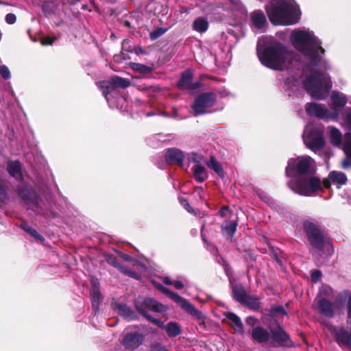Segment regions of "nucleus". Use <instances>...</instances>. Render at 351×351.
<instances>
[{"label": "nucleus", "instance_id": "f257e3e1", "mask_svg": "<svg viewBox=\"0 0 351 351\" xmlns=\"http://www.w3.org/2000/svg\"><path fill=\"white\" fill-rule=\"evenodd\" d=\"M290 40L294 47L309 60L307 69L310 73L302 82L304 88L315 99L325 98L332 87L330 79L314 68L322 60L319 53H324V49L321 47V42L313 32L298 29L292 32Z\"/></svg>", "mask_w": 351, "mask_h": 351}, {"label": "nucleus", "instance_id": "f03ea898", "mask_svg": "<svg viewBox=\"0 0 351 351\" xmlns=\"http://www.w3.org/2000/svg\"><path fill=\"white\" fill-rule=\"evenodd\" d=\"M257 51L262 64L274 70L289 69L296 61L294 52L278 41L270 43L263 51L258 45Z\"/></svg>", "mask_w": 351, "mask_h": 351}, {"label": "nucleus", "instance_id": "7ed1b4c3", "mask_svg": "<svg viewBox=\"0 0 351 351\" xmlns=\"http://www.w3.org/2000/svg\"><path fill=\"white\" fill-rule=\"evenodd\" d=\"M265 9L274 25H290L300 19L299 8L293 0H271Z\"/></svg>", "mask_w": 351, "mask_h": 351}, {"label": "nucleus", "instance_id": "20e7f679", "mask_svg": "<svg viewBox=\"0 0 351 351\" xmlns=\"http://www.w3.org/2000/svg\"><path fill=\"white\" fill-rule=\"evenodd\" d=\"M136 308L137 311L145 316L149 321L158 326L161 328H164L169 337H175L180 335V326L174 322H169L167 325H165L163 322L158 319L152 317L148 315L149 311H152L158 313H163L166 311L167 306L158 303L155 300L152 298L138 299L136 302Z\"/></svg>", "mask_w": 351, "mask_h": 351}, {"label": "nucleus", "instance_id": "39448f33", "mask_svg": "<svg viewBox=\"0 0 351 351\" xmlns=\"http://www.w3.org/2000/svg\"><path fill=\"white\" fill-rule=\"evenodd\" d=\"M289 187L295 193L304 196H313L322 190L321 180L317 177L298 178L288 182Z\"/></svg>", "mask_w": 351, "mask_h": 351}, {"label": "nucleus", "instance_id": "423d86ee", "mask_svg": "<svg viewBox=\"0 0 351 351\" xmlns=\"http://www.w3.org/2000/svg\"><path fill=\"white\" fill-rule=\"evenodd\" d=\"M314 171V161L308 156L291 158L286 168V175L289 177L297 175L299 178Z\"/></svg>", "mask_w": 351, "mask_h": 351}, {"label": "nucleus", "instance_id": "0eeeda50", "mask_svg": "<svg viewBox=\"0 0 351 351\" xmlns=\"http://www.w3.org/2000/svg\"><path fill=\"white\" fill-rule=\"evenodd\" d=\"M302 136L304 144L315 152L324 145L322 132L310 125L305 128Z\"/></svg>", "mask_w": 351, "mask_h": 351}, {"label": "nucleus", "instance_id": "6e6552de", "mask_svg": "<svg viewBox=\"0 0 351 351\" xmlns=\"http://www.w3.org/2000/svg\"><path fill=\"white\" fill-rule=\"evenodd\" d=\"M216 95L213 92L204 93L199 95L195 100L191 108L195 115L207 113L208 108L213 106L216 102Z\"/></svg>", "mask_w": 351, "mask_h": 351}, {"label": "nucleus", "instance_id": "1a4fd4ad", "mask_svg": "<svg viewBox=\"0 0 351 351\" xmlns=\"http://www.w3.org/2000/svg\"><path fill=\"white\" fill-rule=\"evenodd\" d=\"M306 110L309 115L315 116L324 120L332 119L337 121L339 115V112L337 108H334L331 110H328L322 105L316 103L308 104Z\"/></svg>", "mask_w": 351, "mask_h": 351}, {"label": "nucleus", "instance_id": "9d476101", "mask_svg": "<svg viewBox=\"0 0 351 351\" xmlns=\"http://www.w3.org/2000/svg\"><path fill=\"white\" fill-rule=\"evenodd\" d=\"M304 229L311 245L317 250H322L326 243L319 226L313 222L306 221L304 222Z\"/></svg>", "mask_w": 351, "mask_h": 351}, {"label": "nucleus", "instance_id": "9b49d317", "mask_svg": "<svg viewBox=\"0 0 351 351\" xmlns=\"http://www.w3.org/2000/svg\"><path fill=\"white\" fill-rule=\"evenodd\" d=\"M326 326L339 345L346 346L351 350V329L349 332L343 328H337L329 324Z\"/></svg>", "mask_w": 351, "mask_h": 351}, {"label": "nucleus", "instance_id": "f8f14e48", "mask_svg": "<svg viewBox=\"0 0 351 351\" xmlns=\"http://www.w3.org/2000/svg\"><path fill=\"white\" fill-rule=\"evenodd\" d=\"M271 339L272 346H275V343L282 347H291L292 345L289 336L280 326L271 330Z\"/></svg>", "mask_w": 351, "mask_h": 351}, {"label": "nucleus", "instance_id": "ddd939ff", "mask_svg": "<svg viewBox=\"0 0 351 351\" xmlns=\"http://www.w3.org/2000/svg\"><path fill=\"white\" fill-rule=\"evenodd\" d=\"M168 296L191 315L197 317H199L201 314L200 312L192 304L182 298L178 293L171 291V294Z\"/></svg>", "mask_w": 351, "mask_h": 351}, {"label": "nucleus", "instance_id": "4468645a", "mask_svg": "<svg viewBox=\"0 0 351 351\" xmlns=\"http://www.w3.org/2000/svg\"><path fill=\"white\" fill-rule=\"evenodd\" d=\"M143 336L138 332L126 334L122 340V344L129 350L136 349L142 344Z\"/></svg>", "mask_w": 351, "mask_h": 351}, {"label": "nucleus", "instance_id": "2eb2a0df", "mask_svg": "<svg viewBox=\"0 0 351 351\" xmlns=\"http://www.w3.org/2000/svg\"><path fill=\"white\" fill-rule=\"evenodd\" d=\"M41 199H39L35 191L29 192V195L26 194L23 189V205L27 206V208H31L36 212L41 213Z\"/></svg>", "mask_w": 351, "mask_h": 351}, {"label": "nucleus", "instance_id": "dca6fc26", "mask_svg": "<svg viewBox=\"0 0 351 351\" xmlns=\"http://www.w3.org/2000/svg\"><path fill=\"white\" fill-rule=\"evenodd\" d=\"M319 311L328 317H332L335 315L336 306L334 303L324 298L315 300Z\"/></svg>", "mask_w": 351, "mask_h": 351}, {"label": "nucleus", "instance_id": "f3484780", "mask_svg": "<svg viewBox=\"0 0 351 351\" xmlns=\"http://www.w3.org/2000/svg\"><path fill=\"white\" fill-rule=\"evenodd\" d=\"M252 339L260 344L267 343L271 339V333L261 326H256L251 332Z\"/></svg>", "mask_w": 351, "mask_h": 351}, {"label": "nucleus", "instance_id": "a211bd4d", "mask_svg": "<svg viewBox=\"0 0 351 351\" xmlns=\"http://www.w3.org/2000/svg\"><path fill=\"white\" fill-rule=\"evenodd\" d=\"M165 158L168 163L182 165L184 160V154L178 149H170L167 151Z\"/></svg>", "mask_w": 351, "mask_h": 351}, {"label": "nucleus", "instance_id": "6ab92c4d", "mask_svg": "<svg viewBox=\"0 0 351 351\" xmlns=\"http://www.w3.org/2000/svg\"><path fill=\"white\" fill-rule=\"evenodd\" d=\"M329 132V138L333 146H340L342 143V134L339 129L333 126L328 128Z\"/></svg>", "mask_w": 351, "mask_h": 351}, {"label": "nucleus", "instance_id": "aec40b11", "mask_svg": "<svg viewBox=\"0 0 351 351\" xmlns=\"http://www.w3.org/2000/svg\"><path fill=\"white\" fill-rule=\"evenodd\" d=\"M192 171L194 178L199 183L204 182L208 178L206 168L201 164L195 165Z\"/></svg>", "mask_w": 351, "mask_h": 351}, {"label": "nucleus", "instance_id": "412c9836", "mask_svg": "<svg viewBox=\"0 0 351 351\" xmlns=\"http://www.w3.org/2000/svg\"><path fill=\"white\" fill-rule=\"evenodd\" d=\"M252 22L256 28L261 29L266 24V17L263 12L256 10L251 14Z\"/></svg>", "mask_w": 351, "mask_h": 351}, {"label": "nucleus", "instance_id": "4be33fe9", "mask_svg": "<svg viewBox=\"0 0 351 351\" xmlns=\"http://www.w3.org/2000/svg\"><path fill=\"white\" fill-rule=\"evenodd\" d=\"M192 73L190 71H184L180 80L178 83V86L182 90H189L191 88Z\"/></svg>", "mask_w": 351, "mask_h": 351}, {"label": "nucleus", "instance_id": "5701e85b", "mask_svg": "<svg viewBox=\"0 0 351 351\" xmlns=\"http://www.w3.org/2000/svg\"><path fill=\"white\" fill-rule=\"evenodd\" d=\"M237 222L236 221H225L221 225V230L228 238H232L237 230Z\"/></svg>", "mask_w": 351, "mask_h": 351}, {"label": "nucleus", "instance_id": "b1692460", "mask_svg": "<svg viewBox=\"0 0 351 351\" xmlns=\"http://www.w3.org/2000/svg\"><path fill=\"white\" fill-rule=\"evenodd\" d=\"M226 317L232 322L234 328L237 332L242 335L244 333L243 325L241 319L236 314L232 312H228L226 314Z\"/></svg>", "mask_w": 351, "mask_h": 351}, {"label": "nucleus", "instance_id": "393cba45", "mask_svg": "<svg viewBox=\"0 0 351 351\" xmlns=\"http://www.w3.org/2000/svg\"><path fill=\"white\" fill-rule=\"evenodd\" d=\"M9 173L16 179L22 178L21 163L19 161H11L8 165Z\"/></svg>", "mask_w": 351, "mask_h": 351}, {"label": "nucleus", "instance_id": "a878e982", "mask_svg": "<svg viewBox=\"0 0 351 351\" xmlns=\"http://www.w3.org/2000/svg\"><path fill=\"white\" fill-rule=\"evenodd\" d=\"M117 309L119 315L125 319L132 320L136 318L135 313L125 305L119 304Z\"/></svg>", "mask_w": 351, "mask_h": 351}, {"label": "nucleus", "instance_id": "bb28decb", "mask_svg": "<svg viewBox=\"0 0 351 351\" xmlns=\"http://www.w3.org/2000/svg\"><path fill=\"white\" fill-rule=\"evenodd\" d=\"M329 178L332 182L340 185L345 184L347 182L346 174L340 171H331L329 174Z\"/></svg>", "mask_w": 351, "mask_h": 351}, {"label": "nucleus", "instance_id": "cd10ccee", "mask_svg": "<svg viewBox=\"0 0 351 351\" xmlns=\"http://www.w3.org/2000/svg\"><path fill=\"white\" fill-rule=\"evenodd\" d=\"M331 99L332 101V104L335 107H343L347 103L346 97L344 95L341 94L337 91H333L332 93Z\"/></svg>", "mask_w": 351, "mask_h": 351}, {"label": "nucleus", "instance_id": "c85d7f7f", "mask_svg": "<svg viewBox=\"0 0 351 351\" xmlns=\"http://www.w3.org/2000/svg\"><path fill=\"white\" fill-rule=\"evenodd\" d=\"M232 293L234 298L242 304L247 296L245 289L241 286H234L232 288Z\"/></svg>", "mask_w": 351, "mask_h": 351}, {"label": "nucleus", "instance_id": "c756f323", "mask_svg": "<svg viewBox=\"0 0 351 351\" xmlns=\"http://www.w3.org/2000/svg\"><path fill=\"white\" fill-rule=\"evenodd\" d=\"M193 29L196 32L203 33L205 32L208 27V23L204 19L197 18L193 24Z\"/></svg>", "mask_w": 351, "mask_h": 351}, {"label": "nucleus", "instance_id": "7c9ffc66", "mask_svg": "<svg viewBox=\"0 0 351 351\" xmlns=\"http://www.w3.org/2000/svg\"><path fill=\"white\" fill-rule=\"evenodd\" d=\"M207 165L209 168L215 171L219 176L222 177L223 176V168L214 156L210 157Z\"/></svg>", "mask_w": 351, "mask_h": 351}, {"label": "nucleus", "instance_id": "2f4dec72", "mask_svg": "<svg viewBox=\"0 0 351 351\" xmlns=\"http://www.w3.org/2000/svg\"><path fill=\"white\" fill-rule=\"evenodd\" d=\"M243 304H246L250 308L258 310L260 308V301L256 297L247 295Z\"/></svg>", "mask_w": 351, "mask_h": 351}, {"label": "nucleus", "instance_id": "473e14b6", "mask_svg": "<svg viewBox=\"0 0 351 351\" xmlns=\"http://www.w3.org/2000/svg\"><path fill=\"white\" fill-rule=\"evenodd\" d=\"M99 84L100 87L103 90V93L106 99L107 95L116 89L115 85L112 83V78H110L108 81H103Z\"/></svg>", "mask_w": 351, "mask_h": 351}, {"label": "nucleus", "instance_id": "72a5a7b5", "mask_svg": "<svg viewBox=\"0 0 351 351\" xmlns=\"http://www.w3.org/2000/svg\"><path fill=\"white\" fill-rule=\"evenodd\" d=\"M112 78V83L115 85L116 88H125L128 87L130 85V81H128L126 79L114 76L111 77Z\"/></svg>", "mask_w": 351, "mask_h": 351}, {"label": "nucleus", "instance_id": "f704fd0d", "mask_svg": "<svg viewBox=\"0 0 351 351\" xmlns=\"http://www.w3.org/2000/svg\"><path fill=\"white\" fill-rule=\"evenodd\" d=\"M130 66L133 70L138 71L141 73H149L152 70V67L150 66L136 62L131 63Z\"/></svg>", "mask_w": 351, "mask_h": 351}, {"label": "nucleus", "instance_id": "c9c22d12", "mask_svg": "<svg viewBox=\"0 0 351 351\" xmlns=\"http://www.w3.org/2000/svg\"><path fill=\"white\" fill-rule=\"evenodd\" d=\"M300 77H288L285 82V87L287 89L293 90L294 88L298 87L300 84Z\"/></svg>", "mask_w": 351, "mask_h": 351}, {"label": "nucleus", "instance_id": "e433bc0d", "mask_svg": "<svg viewBox=\"0 0 351 351\" xmlns=\"http://www.w3.org/2000/svg\"><path fill=\"white\" fill-rule=\"evenodd\" d=\"M91 295L93 296V307L95 311L99 308V303L101 299V294L99 290H92Z\"/></svg>", "mask_w": 351, "mask_h": 351}, {"label": "nucleus", "instance_id": "4c0bfd02", "mask_svg": "<svg viewBox=\"0 0 351 351\" xmlns=\"http://www.w3.org/2000/svg\"><path fill=\"white\" fill-rule=\"evenodd\" d=\"M189 284V281L185 278L182 280H173V285L178 290L183 289L185 286H188Z\"/></svg>", "mask_w": 351, "mask_h": 351}, {"label": "nucleus", "instance_id": "58836bf2", "mask_svg": "<svg viewBox=\"0 0 351 351\" xmlns=\"http://www.w3.org/2000/svg\"><path fill=\"white\" fill-rule=\"evenodd\" d=\"M0 74L5 80H8L10 78V70L5 65H0Z\"/></svg>", "mask_w": 351, "mask_h": 351}, {"label": "nucleus", "instance_id": "ea45409f", "mask_svg": "<svg viewBox=\"0 0 351 351\" xmlns=\"http://www.w3.org/2000/svg\"><path fill=\"white\" fill-rule=\"evenodd\" d=\"M23 230H26L32 237H33L36 239L39 240L40 241H44V238L41 235H40L36 230L32 228L25 229L24 226Z\"/></svg>", "mask_w": 351, "mask_h": 351}, {"label": "nucleus", "instance_id": "a19ab883", "mask_svg": "<svg viewBox=\"0 0 351 351\" xmlns=\"http://www.w3.org/2000/svg\"><path fill=\"white\" fill-rule=\"evenodd\" d=\"M166 32L165 29L163 28H159L152 32L150 33V38L152 40H156L160 36H161L162 34H164Z\"/></svg>", "mask_w": 351, "mask_h": 351}, {"label": "nucleus", "instance_id": "79ce46f5", "mask_svg": "<svg viewBox=\"0 0 351 351\" xmlns=\"http://www.w3.org/2000/svg\"><path fill=\"white\" fill-rule=\"evenodd\" d=\"M179 201H180V204L184 206V208L188 212H189L191 213H194L193 209L191 207L190 204H189V202H187V200L186 199H184V197H179Z\"/></svg>", "mask_w": 351, "mask_h": 351}, {"label": "nucleus", "instance_id": "37998d69", "mask_svg": "<svg viewBox=\"0 0 351 351\" xmlns=\"http://www.w3.org/2000/svg\"><path fill=\"white\" fill-rule=\"evenodd\" d=\"M121 271L128 276H130L133 278H135V279H138V275L137 273H136L135 271H132V270H130V269H128L126 268H125L124 267H121Z\"/></svg>", "mask_w": 351, "mask_h": 351}, {"label": "nucleus", "instance_id": "c03bdc74", "mask_svg": "<svg viewBox=\"0 0 351 351\" xmlns=\"http://www.w3.org/2000/svg\"><path fill=\"white\" fill-rule=\"evenodd\" d=\"M245 322L248 326L254 328L258 324V319L254 317L250 316L247 317Z\"/></svg>", "mask_w": 351, "mask_h": 351}, {"label": "nucleus", "instance_id": "a18cd8bd", "mask_svg": "<svg viewBox=\"0 0 351 351\" xmlns=\"http://www.w3.org/2000/svg\"><path fill=\"white\" fill-rule=\"evenodd\" d=\"M16 17L14 14L10 13L5 16V21L8 24H14L16 22Z\"/></svg>", "mask_w": 351, "mask_h": 351}, {"label": "nucleus", "instance_id": "49530a36", "mask_svg": "<svg viewBox=\"0 0 351 351\" xmlns=\"http://www.w3.org/2000/svg\"><path fill=\"white\" fill-rule=\"evenodd\" d=\"M344 123L347 128L351 130V110L346 114Z\"/></svg>", "mask_w": 351, "mask_h": 351}, {"label": "nucleus", "instance_id": "de8ad7c7", "mask_svg": "<svg viewBox=\"0 0 351 351\" xmlns=\"http://www.w3.org/2000/svg\"><path fill=\"white\" fill-rule=\"evenodd\" d=\"M322 274L319 271H314L311 274V280L314 282H317L321 278Z\"/></svg>", "mask_w": 351, "mask_h": 351}, {"label": "nucleus", "instance_id": "09e8293b", "mask_svg": "<svg viewBox=\"0 0 351 351\" xmlns=\"http://www.w3.org/2000/svg\"><path fill=\"white\" fill-rule=\"evenodd\" d=\"M191 160L196 164H200L202 161V156L196 154H193Z\"/></svg>", "mask_w": 351, "mask_h": 351}, {"label": "nucleus", "instance_id": "8fccbe9b", "mask_svg": "<svg viewBox=\"0 0 351 351\" xmlns=\"http://www.w3.org/2000/svg\"><path fill=\"white\" fill-rule=\"evenodd\" d=\"M55 38H51L50 37H45L42 40V44L43 45H52Z\"/></svg>", "mask_w": 351, "mask_h": 351}, {"label": "nucleus", "instance_id": "3c124183", "mask_svg": "<svg viewBox=\"0 0 351 351\" xmlns=\"http://www.w3.org/2000/svg\"><path fill=\"white\" fill-rule=\"evenodd\" d=\"M152 351H168L167 348L161 345H156L152 348Z\"/></svg>", "mask_w": 351, "mask_h": 351}, {"label": "nucleus", "instance_id": "603ef678", "mask_svg": "<svg viewBox=\"0 0 351 351\" xmlns=\"http://www.w3.org/2000/svg\"><path fill=\"white\" fill-rule=\"evenodd\" d=\"M5 197V191L3 186L2 182L0 180V200H3Z\"/></svg>", "mask_w": 351, "mask_h": 351}, {"label": "nucleus", "instance_id": "864d4df0", "mask_svg": "<svg viewBox=\"0 0 351 351\" xmlns=\"http://www.w3.org/2000/svg\"><path fill=\"white\" fill-rule=\"evenodd\" d=\"M344 149L345 152L351 156V139L346 143Z\"/></svg>", "mask_w": 351, "mask_h": 351}, {"label": "nucleus", "instance_id": "5fc2aeb1", "mask_svg": "<svg viewBox=\"0 0 351 351\" xmlns=\"http://www.w3.org/2000/svg\"><path fill=\"white\" fill-rule=\"evenodd\" d=\"M351 166V158H347L342 162V167L346 169Z\"/></svg>", "mask_w": 351, "mask_h": 351}, {"label": "nucleus", "instance_id": "6e6d98bb", "mask_svg": "<svg viewBox=\"0 0 351 351\" xmlns=\"http://www.w3.org/2000/svg\"><path fill=\"white\" fill-rule=\"evenodd\" d=\"M91 285L93 287V290H99V282L97 278H93L91 279Z\"/></svg>", "mask_w": 351, "mask_h": 351}, {"label": "nucleus", "instance_id": "4d7b16f0", "mask_svg": "<svg viewBox=\"0 0 351 351\" xmlns=\"http://www.w3.org/2000/svg\"><path fill=\"white\" fill-rule=\"evenodd\" d=\"M227 1V4L228 3H231L233 5L232 7H231L230 8L231 9H234V7L235 6H239V3H240V1L239 0H226Z\"/></svg>", "mask_w": 351, "mask_h": 351}, {"label": "nucleus", "instance_id": "13d9d810", "mask_svg": "<svg viewBox=\"0 0 351 351\" xmlns=\"http://www.w3.org/2000/svg\"><path fill=\"white\" fill-rule=\"evenodd\" d=\"M162 282H163L164 284H165L167 285H173V281L169 279V278H168V277H163L162 278Z\"/></svg>", "mask_w": 351, "mask_h": 351}, {"label": "nucleus", "instance_id": "bf43d9fd", "mask_svg": "<svg viewBox=\"0 0 351 351\" xmlns=\"http://www.w3.org/2000/svg\"><path fill=\"white\" fill-rule=\"evenodd\" d=\"M112 265H113L114 267L119 268L121 271V267H123V266L121 265V263H119L117 260L114 259L112 261Z\"/></svg>", "mask_w": 351, "mask_h": 351}, {"label": "nucleus", "instance_id": "052dcab7", "mask_svg": "<svg viewBox=\"0 0 351 351\" xmlns=\"http://www.w3.org/2000/svg\"><path fill=\"white\" fill-rule=\"evenodd\" d=\"M348 317L350 318H351V297L349 298L348 302Z\"/></svg>", "mask_w": 351, "mask_h": 351}, {"label": "nucleus", "instance_id": "680f3d73", "mask_svg": "<svg viewBox=\"0 0 351 351\" xmlns=\"http://www.w3.org/2000/svg\"><path fill=\"white\" fill-rule=\"evenodd\" d=\"M161 292L166 294L167 295H169V294H171V291H170L169 289L164 287L161 288Z\"/></svg>", "mask_w": 351, "mask_h": 351}, {"label": "nucleus", "instance_id": "e2e57ef3", "mask_svg": "<svg viewBox=\"0 0 351 351\" xmlns=\"http://www.w3.org/2000/svg\"><path fill=\"white\" fill-rule=\"evenodd\" d=\"M136 53L137 54H139V53L145 54V52L144 51L143 49V48H141V47H138V48L136 49Z\"/></svg>", "mask_w": 351, "mask_h": 351}, {"label": "nucleus", "instance_id": "0e129e2a", "mask_svg": "<svg viewBox=\"0 0 351 351\" xmlns=\"http://www.w3.org/2000/svg\"><path fill=\"white\" fill-rule=\"evenodd\" d=\"M260 197H261V199H262L264 202H267L268 197H267V195H265V194H263V195H260Z\"/></svg>", "mask_w": 351, "mask_h": 351}, {"label": "nucleus", "instance_id": "69168bd1", "mask_svg": "<svg viewBox=\"0 0 351 351\" xmlns=\"http://www.w3.org/2000/svg\"><path fill=\"white\" fill-rule=\"evenodd\" d=\"M228 210V208L226 207H224L221 209V215L222 217H224L225 216V211Z\"/></svg>", "mask_w": 351, "mask_h": 351}, {"label": "nucleus", "instance_id": "338daca9", "mask_svg": "<svg viewBox=\"0 0 351 351\" xmlns=\"http://www.w3.org/2000/svg\"><path fill=\"white\" fill-rule=\"evenodd\" d=\"M324 186H325L326 188L329 187V186H330V182H329V181H328V180H324Z\"/></svg>", "mask_w": 351, "mask_h": 351}, {"label": "nucleus", "instance_id": "774afa93", "mask_svg": "<svg viewBox=\"0 0 351 351\" xmlns=\"http://www.w3.org/2000/svg\"><path fill=\"white\" fill-rule=\"evenodd\" d=\"M276 311L279 313H284V310L282 307H278L276 308Z\"/></svg>", "mask_w": 351, "mask_h": 351}]
</instances>
